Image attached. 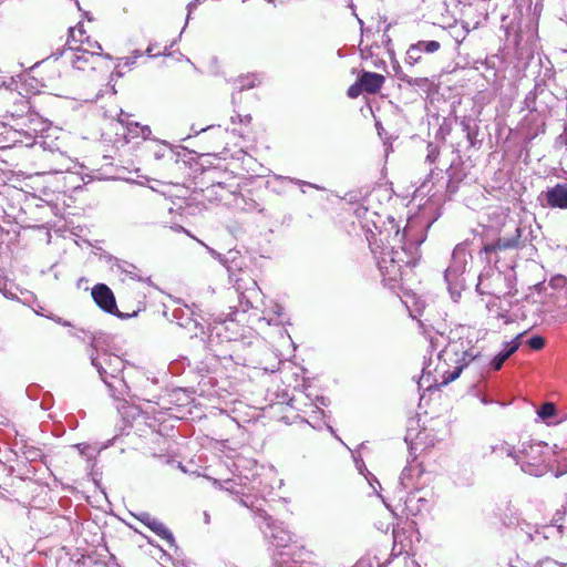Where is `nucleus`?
Instances as JSON below:
<instances>
[{
    "instance_id": "25",
    "label": "nucleus",
    "mask_w": 567,
    "mask_h": 567,
    "mask_svg": "<svg viewBox=\"0 0 567 567\" xmlns=\"http://www.w3.org/2000/svg\"><path fill=\"white\" fill-rule=\"evenodd\" d=\"M528 346L533 350H540L545 346V340L540 336H534L527 341Z\"/></svg>"
},
{
    "instance_id": "30",
    "label": "nucleus",
    "mask_w": 567,
    "mask_h": 567,
    "mask_svg": "<svg viewBox=\"0 0 567 567\" xmlns=\"http://www.w3.org/2000/svg\"><path fill=\"white\" fill-rule=\"evenodd\" d=\"M136 270H137L136 267L131 264H126L125 268H123V271L128 274L132 277L136 276Z\"/></svg>"
},
{
    "instance_id": "35",
    "label": "nucleus",
    "mask_w": 567,
    "mask_h": 567,
    "mask_svg": "<svg viewBox=\"0 0 567 567\" xmlns=\"http://www.w3.org/2000/svg\"><path fill=\"white\" fill-rule=\"evenodd\" d=\"M477 393H478V394H482V392H477ZM478 396H480V399H481L482 403H484V404H485V403L487 402V401H486L485 395H482V396H481V395H478Z\"/></svg>"
},
{
    "instance_id": "18",
    "label": "nucleus",
    "mask_w": 567,
    "mask_h": 567,
    "mask_svg": "<svg viewBox=\"0 0 567 567\" xmlns=\"http://www.w3.org/2000/svg\"><path fill=\"white\" fill-rule=\"evenodd\" d=\"M414 47H416L421 53H434L440 50L441 44L437 41H419L414 43Z\"/></svg>"
},
{
    "instance_id": "5",
    "label": "nucleus",
    "mask_w": 567,
    "mask_h": 567,
    "mask_svg": "<svg viewBox=\"0 0 567 567\" xmlns=\"http://www.w3.org/2000/svg\"><path fill=\"white\" fill-rule=\"evenodd\" d=\"M102 47L96 41L86 38V47L74 45L65 52L72 66L76 70H94L96 62L101 58Z\"/></svg>"
},
{
    "instance_id": "6",
    "label": "nucleus",
    "mask_w": 567,
    "mask_h": 567,
    "mask_svg": "<svg viewBox=\"0 0 567 567\" xmlns=\"http://www.w3.org/2000/svg\"><path fill=\"white\" fill-rule=\"evenodd\" d=\"M256 477L252 475V477H249L247 475L243 476L239 475L234 478L225 480L223 483L214 480V484L218 485L220 488L235 494L240 495L243 498L240 499L241 504L249 507L252 506L254 503L249 501L250 498V492L256 489Z\"/></svg>"
},
{
    "instance_id": "34",
    "label": "nucleus",
    "mask_w": 567,
    "mask_h": 567,
    "mask_svg": "<svg viewBox=\"0 0 567 567\" xmlns=\"http://www.w3.org/2000/svg\"><path fill=\"white\" fill-rule=\"evenodd\" d=\"M194 8H196V1H193L188 4V11L190 12Z\"/></svg>"
},
{
    "instance_id": "1",
    "label": "nucleus",
    "mask_w": 567,
    "mask_h": 567,
    "mask_svg": "<svg viewBox=\"0 0 567 567\" xmlns=\"http://www.w3.org/2000/svg\"><path fill=\"white\" fill-rule=\"evenodd\" d=\"M443 358L449 368L443 371L442 381L439 384H429L425 390L446 385L457 379L463 371H474L485 364L481 351L467 336L451 339L443 351Z\"/></svg>"
},
{
    "instance_id": "27",
    "label": "nucleus",
    "mask_w": 567,
    "mask_h": 567,
    "mask_svg": "<svg viewBox=\"0 0 567 567\" xmlns=\"http://www.w3.org/2000/svg\"><path fill=\"white\" fill-rule=\"evenodd\" d=\"M251 122V116L249 114L247 115H241V114H236V115H233L231 116V123L236 124V123H240V124H250Z\"/></svg>"
},
{
    "instance_id": "36",
    "label": "nucleus",
    "mask_w": 567,
    "mask_h": 567,
    "mask_svg": "<svg viewBox=\"0 0 567 567\" xmlns=\"http://www.w3.org/2000/svg\"><path fill=\"white\" fill-rule=\"evenodd\" d=\"M141 55H142V53H141L138 50H135V51H134V58H138V56H141Z\"/></svg>"
},
{
    "instance_id": "31",
    "label": "nucleus",
    "mask_w": 567,
    "mask_h": 567,
    "mask_svg": "<svg viewBox=\"0 0 567 567\" xmlns=\"http://www.w3.org/2000/svg\"><path fill=\"white\" fill-rule=\"evenodd\" d=\"M401 534L398 530H393L394 549H396Z\"/></svg>"
},
{
    "instance_id": "24",
    "label": "nucleus",
    "mask_w": 567,
    "mask_h": 567,
    "mask_svg": "<svg viewBox=\"0 0 567 567\" xmlns=\"http://www.w3.org/2000/svg\"><path fill=\"white\" fill-rule=\"evenodd\" d=\"M362 92H364V91H363L360 80L358 79V81L354 84L350 85L347 94L351 99H357Z\"/></svg>"
},
{
    "instance_id": "28",
    "label": "nucleus",
    "mask_w": 567,
    "mask_h": 567,
    "mask_svg": "<svg viewBox=\"0 0 567 567\" xmlns=\"http://www.w3.org/2000/svg\"><path fill=\"white\" fill-rule=\"evenodd\" d=\"M277 399H280L277 403L278 404H282V403H287L289 405H291L293 408V404H292V399L291 398H288V393L287 392H282L280 395L277 393L276 394Z\"/></svg>"
},
{
    "instance_id": "17",
    "label": "nucleus",
    "mask_w": 567,
    "mask_h": 567,
    "mask_svg": "<svg viewBox=\"0 0 567 567\" xmlns=\"http://www.w3.org/2000/svg\"><path fill=\"white\" fill-rule=\"evenodd\" d=\"M556 524L555 525H548V526H544L543 528V537L544 538H549L551 536H554L555 534H563L564 529L566 528L567 529V514H563V515H559L556 519H555Z\"/></svg>"
},
{
    "instance_id": "11",
    "label": "nucleus",
    "mask_w": 567,
    "mask_h": 567,
    "mask_svg": "<svg viewBox=\"0 0 567 567\" xmlns=\"http://www.w3.org/2000/svg\"><path fill=\"white\" fill-rule=\"evenodd\" d=\"M92 364L97 369L101 377L114 375V372L120 370L121 360L116 355L103 353L92 358Z\"/></svg>"
},
{
    "instance_id": "13",
    "label": "nucleus",
    "mask_w": 567,
    "mask_h": 567,
    "mask_svg": "<svg viewBox=\"0 0 567 567\" xmlns=\"http://www.w3.org/2000/svg\"><path fill=\"white\" fill-rule=\"evenodd\" d=\"M519 238H520V229L517 227V228H515V234L513 236L502 237V238H498L494 243L485 244L483 247V251L485 254H492L497 250H506V249L517 248L519 245Z\"/></svg>"
},
{
    "instance_id": "26",
    "label": "nucleus",
    "mask_w": 567,
    "mask_h": 567,
    "mask_svg": "<svg viewBox=\"0 0 567 567\" xmlns=\"http://www.w3.org/2000/svg\"><path fill=\"white\" fill-rule=\"evenodd\" d=\"M401 80L408 83L409 85H423L427 82L425 78H409L408 75L401 76Z\"/></svg>"
},
{
    "instance_id": "4",
    "label": "nucleus",
    "mask_w": 567,
    "mask_h": 567,
    "mask_svg": "<svg viewBox=\"0 0 567 567\" xmlns=\"http://www.w3.org/2000/svg\"><path fill=\"white\" fill-rule=\"evenodd\" d=\"M440 440L442 436L433 427L421 426L419 419L409 420L404 441L414 456L433 447Z\"/></svg>"
},
{
    "instance_id": "40",
    "label": "nucleus",
    "mask_w": 567,
    "mask_h": 567,
    "mask_svg": "<svg viewBox=\"0 0 567 567\" xmlns=\"http://www.w3.org/2000/svg\"><path fill=\"white\" fill-rule=\"evenodd\" d=\"M205 130H206L205 127H202L200 130L195 131V132H196V133H198V132H203V131H205Z\"/></svg>"
},
{
    "instance_id": "38",
    "label": "nucleus",
    "mask_w": 567,
    "mask_h": 567,
    "mask_svg": "<svg viewBox=\"0 0 567 567\" xmlns=\"http://www.w3.org/2000/svg\"><path fill=\"white\" fill-rule=\"evenodd\" d=\"M401 484L404 485V472L402 473V476H401Z\"/></svg>"
},
{
    "instance_id": "23",
    "label": "nucleus",
    "mask_w": 567,
    "mask_h": 567,
    "mask_svg": "<svg viewBox=\"0 0 567 567\" xmlns=\"http://www.w3.org/2000/svg\"><path fill=\"white\" fill-rule=\"evenodd\" d=\"M567 285V277L563 275H556L549 280V286L555 290H564Z\"/></svg>"
},
{
    "instance_id": "37",
    "label": "nucleus",
    "mask_w": 567,
    "mask_h": 567,
    "mask_svg": "<svg viewBox=\"0 0 567 567\" xmlns=\"http://www.w3.org/2000/svg\"><path fill=\"white\" fill-rule=\"evenodd\" d=\"M204 517H205V523H209V515L207 513L204 514Z\"/></svg>"
},
{
    "instance_id": "8",
    "label": "nucleus",
    "mask_w": 567,
    "mask_h": 567,
    "mask_svg": "<svg viewBox=\"0 0 567 567\" xmlns=\"http://www.w3.org/2000/svg\"><path fill=\"white\" fill-rule=\"evenodd\" d=\"M92 297H93L95 303L104 311L112 313V315L118 313L114 293L106 285H104V284L95 285L92 288Z\"/></svg>"
},
{
    "instance_id": "32",
    "label": "nucleus",
    "mask_w": 567,
    "mask_h": 567,
    "mask_svg": "<svg viewBox=\"0 0 567 567\" xmlns=\"http://www.w3.org/2000/svg\"><path fill=\"white\" fill-rule=\"evenodd\" d=\"M419 401H420L419 408L423 409V403L426 402V394L425 393L421 394L419 398Z\"/></svg>"
},
{
    "instance_id": "21",
    "label": "nucleus",
    "mask_w": 567,
    "mask_h": 567,
    "mask_svg": "<svg viewBox=\"0 0 567 567\" xmlns=\"http://www.w3.org/2000/svg\"><path fill=\"white\" fill-rule=\"evenodd\" d=\"M421 60H422V53L420 52V50L416 47H414V44H411L405 54V62L409 65H415Z\"/></svg>"
},
{
    "instance_id": "20",
    "label": "nucleus",
    "mask_w": 567,
    "mask_h": 567,
    "mask_svg": "<svg viewBox=\"0 0 567 567\" xmlns=\"http://www.w3.org/2000/svg\"><path fill=\"white\" fill-rule=\"evenodd\" d=\"M556 413V406L551 402L544 403L537 411L538 416L548 422L550 417H553Z\"/></svg>"
},
{
    "instance_id": "10",
    "label": "nucleus",
    "mask_w": 567,
    "mask_h": 567,
    "mask_svg": "<svg viewBox=\"0 0 567 567\" xmlns=\"http://www.w3.org/2000/svg\"><path fill=\"white\" fill-rule=\"evenodd\" d=\"M137 519L147 526L152 532H154L157 536L165 539L171 547L175 546V539L169 529L157 518L153 517L148 513H141L137 516Z\"/></svg>"
},
{
    "instance_id": "15",
    "label": "nucleus",
    "mask_w": 567,
    "mask_h": 567,
    "mask_svg": "<svg viewBox=\"0 0 567 567\" xmlns=\"http://www.w3.org/2000/svg\"><path fill=\"white\" fill-rule=\"evenodd\" d=\"M523 337V333L518 334L515 339H513L511 342H507L505 344V349L496 354L492 361L489 362L491 368L494 371L499 370L504 362L514 353L517 351V349L520 346L519 339Z\"/></svg>"
},
{
    "instance_id": "29",
    "label": "nucleus",
    "mask_w": 567,
    "mask_h": 567,
    "mask_svg": "<svg viewBox=\"0 0 567 567\" xmlns=\"http://www.w3.org/2000/svg\"><path fill=\"white\" fill-rule=\"evenodd\" d=\"M556 144L567 146V126L565 127L564 132L557 137Z\"/></svg>"
},
{
    "instance_id": "39",
    "label": "nucleus",
    "mask_w": 567,
    "mask_h": 567,
    "mask_svg": "<svg viewBox=\"0 0 567 567\" xmlns=\"http://www.w3.org/2000/svg\"><path fill=\"white\" fill-rule=\"evenodd\" d=\"M403 549H404V547H403V546H401V547L399 548V554H401V553L403 551Z\"/></svg>"
},
{
    "instance_id": "41",
    "label": "nucleus",
    "mask_w": 567,
    "mask_h": 567,
    "mask_svg": "<svg viewBox=\"0 0 567 567\" xmlns=\"http://www.w3.org/2000/svg\"><path fill=\"white\" fill-rule=\"evenodd\" d=\"M497 279H503V276L501 274H498Z\"/></svg>"
},
{
    "instance_id": "7",
    "label": "nucleus",
    "mask_w": 567,
    "mask_h": 567,
    "mask_svg": "<svg viewBox=\"0 0 567 567\" xmlns=\"http://www.w3.org/2000/svg\"><path fill=\"white\" fill-rule=\"evenodd\" d=\"M266 526L261 527L265 536L276 546L286 547L291 542V534L281 523L272 520L270 517L261 516Z\"/></svg>"
},
{
    "instance_id": "14",
    "label": "nucleus",
    "mask_w": 567,
    "mask_h": 567,
    "mask_svg": "<svg viewBox=\"0 0 567 567\" xmlns=\"http://www.w3.org/2000/svg\"><path fill=\"white\" fill-rule=\"evenodd\" d=\"M363 91L369 94L378 93L385 82V78L382 74L363 71L359 76Z\"/></svg>"
},
{
    "instance_id": "9",
    "label": "nucleus",
    "mask_w": 567,
    "mask_h": 567,
    "mask_svg": "<svg viewBox=\"0 0 567 567\" xmlns=\"http://www.w3.org/2000/svg\"><path fill=\"white\" fill-rule=\"evenodd\" d=\"M118 122L125 127L124 137L127 142L134 140L145 141L152 134L150 126L132 121L131 116L127 114H121Z\"/></svg>"
},
{
    "instance_id": "2",
    "label": "nucleus",
    "mask_w": 567,
    "mask_h": 567,
    "mask_svg": "<svg viewBox=\"0 0 567 567\" xmlns=\"http://www.w3.org/2000/svg\"><path fill=\"white\" fill-rule=\"evenodd\" d=\"M502 450L520 466L523 472L529 475L542 476L549 468L550 447L546 443L523 442L518 449L504 444Z\"/></svg>"
},
{
    "instance_id": "16",
    "label": "nucleus",
    "mask_w": 567,
    "mask_h": 567,
    "mask_svg": "<svg viewBox=\"0 0 567 567\" xmlns=\"http://www.w3.org/2000/svg\"><path fill=\"white\" fill-rule=\"evenodd\" d=\"M86 38L89 37L85 34L83 25L79 23L75 27L69 28V38L66 44L69 48L79 44L86 47Z\"/></svg>"
},
{
    "instance_id": "33",
    "label": "nucleus",
    "mask_w": 567,
    "mask_h": 567,
    "mask_svg": "<svg viewBox=\"0 0 567 567\" xmlns=\"http://www.w3.org/2000/svg\"><path fill=\"white\" fill-rule=\"evenodd\" d=\"M146 53H147L150 56H156V55H158V53H153V48H152V47H148V48H147Z\"/></svg>"
},
{
    "instance_id": "3",
    "label": "nucleus",
    "mask_w": 567,
    "mask_h": 567,
    "mask_svg": "<svg viewBox=\"0 0 567 567\" xmlns=\"http://www.w3.org/2000/svg\"><path fill=\"white\" fill-rule=\"evenodd\" d=\"M409 252L404 246L400 250L392 248L377 257L381 274L390 280H395L404 266H414L419 259L417 247L411 246Z\"/></svg>"
},
{
    "instance_id": "12",
    "label": "nucleus",
    "mask_w": 567,
    "mask_h": 567,
    "mask_svg": "<svg viewBox=\"0 0 567 567\" xmlns=\"http://www.w3.org/2000/svg\"><path fill=\"white\" fill-rule=\"evenodd\" d=\"M549 207L567 209V184H556L545 193Z\"/></svg>"
},
{
    "instance_id": "19",
    "label": "nucleus",
    "mask_w": 567,
    "mask_h": 567,
    "mask_svg": "<svg viewBox=\"0 0 567 567\" xmlns=\"http://www.w3.org/2000/svg\"><path fill=\"white\" fill-rule=\"evenodd\" d=\"M206 192L216 195L218 200L227 199L228 195L230 194V190L227 189L221 183L207 187Z\"/></svg>"
},
{
    "instance_id": "22",
    "label": "nucleus",
    "mask_w": 567,
    "mask_h": 567,
    "mask_svg": "<svg viewBox=\"0 0 567 567\" xmlns=\"http://www.w3.org/2000/svg\"><path fill=\"white\" fill-rule=\"evenodd\" d=\"M237 82H238V87L241 91V90L251 89V87L256 86L259 83V80L256 75H246V76L238 78Z\"/></svg>"
}]
</instances>
